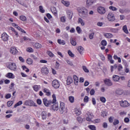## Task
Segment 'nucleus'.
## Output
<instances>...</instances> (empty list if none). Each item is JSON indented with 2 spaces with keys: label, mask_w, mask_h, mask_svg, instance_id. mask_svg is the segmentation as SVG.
I'll return each instance as SVG.
<instances>
[{
  "label": "nucleus",
  "mask_w": 130,
  "mask_h": 130,
  "mask_svg": "<svg viewBox=\"0 0 130 130\" xmlns=\"http://www.w3.org/2000/svg\"><path fill=\"white\" fill-rule=\"evenodd\" d=\"M52 98L53 99L52 101L48 100L47 98H44L43 99V103L46 107H49L50 105L53 104L56 102V95L55 94H53L52 95Z\"/></svg>",
  "instance_id": "f257e3e1"
},
{
  "label": "nucleus",
  "mask_w": 130,
  "mask_h": 130,
  "mask_svg": "<svg viewBox=\"0 0 130 130\" xmlns=\"http://www.w3.org/2000/svg\"><path fill=\"white\" fill-rule=\"evenodd\" d=\"M79 15L82 19H86L89 16V11L85 7H81L78 9Z\"/></svg>",
  "instance_id": "f03ea898"
},
{
  "label": "nucleus",
  "mask_w": 130,
  "mask_h": 130,
  "mask_svg": "<svg viewBox=\"0 0 130 130\" xmlns=\"http://www.w3.org/2000/svg\"><path fill=\"white\" fill-rule=\"evenodd\" d=\"M59 111L61 114L64 112H68V110L66 108L65 104L63 102L60 103Z\"/></svg>",
  "instance_id": "7ed1b4c3"
},
{
  "label": "nucleus",
  "mask_w": 130,
  "mask_h": 130,
  "mask_svg": "<svg viewBox=\"0 0 130 130\" xmlns=\"http://www.w3.org/2000/svg\"><path fill=\"white\" fill-rule=\"evenodd\" d=\"M86 116V120L87 121L92 122V119L94 118V115L93 114V113H91L90 112H87L86 114H85Z\"/></svg>",
  "instance_id": "20e7f679"
},
{
  "label": "nucleus",
  "mask_w": 130,
  "mask_h": 130,
  "mask_svg": "<svg viewBox=\"0 0 130 130\" xmlns=\"http://www.w3.org/2000/svg\"><path fill=\"white\" fill-rule=\"evenodd\" d=\"M52 86L54 89H58L60 86L59 81L56 79H54L52 82Z\"/></svg>",
  "instance_id": "39448f33"
},
{
  "label": "nucleus",
  "mask_w": 130,
  "mask_h": 130,
  "mask_svg": "<svg viewBox=\"0 0 130 130\" xmlns=\"http://www.w3.org/2000/svg\"><path fill=\"white\" fill-rule=\"evenodd\" d=\"M8 68L9 70H11V71H17V65H16L15 63L10 62L8 64Z\"/></svg>",
  "instance_id": "423d86ee"
},
{
  "label": "nucleus",
  "mask_w": 130,
  "mask_h": 130,
  "mask_svg": "<svg viewBox=\"0 0 130 130\" xmlns=\"http://www.w3.org/2000/svg\"><path fill=\"white\" fill-rule=\"evenodd\" d=\"M107 18L110 22H113V21H115V16H114V14L111 12L108 13Z\"/></svg>",
  "instance_id": "0eeeda50"
},
{
  "label": "nucleus",
  "mask_w": 130,
  "mask_h": 130,
  "mask_svg": "<svg viewBox=\"0 0 130 130\" xmlns=\"http://www.w3.org/2000/svg\"><path fill=\"white\" fill-rule=\"evenodd\" d=\"M98 12L101 15H104L106 13V10L103 7H99L97 9Z\"/></svg>",
  "instance_id": "6e6552de"
},
{
  "label": "nucleus",
  "mask_w": 130,
  "mask_h": 130,
  "mask_svg": "<svg viewBox=\"0 0 130 130\" xmlns=\"http://www.w3.org/2000/svg\"><path fill=\"white\" fill-rule=\"evenodd\" d=\"M41 72L43 75H47L48 74H49V69H48L46 67H43L42 68L41 70Z\"/></svg>",
  "instance_id": "1a4fd4ad"
},
{
  "label": "nucleus",
  "mask_w": 130,
  "mask_h": 130,
  "mask_svg": "<svg viewBox=\"0 0 130 130\" xmlns=\"http://www.w3.org/2000/svg\"><path fill=\"white\" fill-rule=\"evenodd\" d=\"M97 0H87L86 1V6L89 8V7H92L94 4H96Z\"/></svg>",
  "instance_id": "9d476101"
},
{
  "label": "nucleus",
  "mask_w": 130,
  "mask_h": 130,
  "mask_svg": "<svg viewBox=\"0 0 130 130\" xmlns=\"http://www.w3.org/2000/svg\"><path fill=\"white\" fill-rule=\"evenodd\" d=\"M120 105L121 106V107H128L130 104L127 101H124L120 102Z\"/></svg>",
  "instance_id": "9b49d317"
},
{
  "label": "nucleus",
  "mask_w": 130,
  "mask_h": 130,
  "mask_svg": "<svg viewBox=\"0 0 130 130\" xmlns=\"http://www.w3.org/2000/svg\"><path fill=\"white\" fill-rule=\"evenodd\" d=\"M34 104H35V103L31 100H26L24 102V105L25 106H34Z\"/></svg>",
  "instance_id": "f8f14e48"
},
{
  "label": "nucleus",
  "mask_w": 130,
  "mask_h": 130,
  "mask_svg": "<svg viewBox=\"0 0 130 130\" xmlns=\"http://www.w3.org/2000/svg\"><path fill=\"white\" fill-rule=\"evenodd\" d=\"M51 109L52 110H54V111H57V110L59 109V107H58V103L56 102L54 103L51 106Z\"/></svg>",
  "instance_id": "ddd939ff"
},
{
  "label": "nucleus",
  "mask_w": 130,
  "mask_h": 130,
  "mask_svg": "<svg viewBox=\"0 0 130 130\" xmlns=\"http://www.w3.org/2000/svg\"><path fill=\"white\" fill-rule=\"evenodd\" d=\"M1 39L3 41H8L9 36L6 32H4L1 35Z\"/></svg>",
  "instance_id": "4468645a"
},
{
  "label": "nucleus",
  "mask_w": 130,
  "mask_h": 130,
  "mask_svg": "<svg viewBox=\"0 0 130 130\" xmlns=\"http://www.w3.org/2000/svg\"><path fill=\"white\" fill-rule=\"evenodd\" d=\"M104 82L107 86H112V82H111V80L109 79L106 78Z\"/></svg>",
  "instance_id": "2eb2a0df"
},
{
  "label": "nucleus",
  "mask_w": 130,
  "mask_h": 130,
  "mask_svg": "<svg viewBox=\"0 0 130 130\" xmlns=\"http://www.w3.org/2000/svg\"><path fill=\"white\" fill-rule=\"evenodd\" d=\"M43 92L46 93V96H50V95H51V92H50V90L47 88H44L43 89Z\"/></svg>",
  "instance_id": "dca6fc26"
},
{
  "label": "nucleus",
  "mask_w": 130,
  "mask_h": 130,
  "mask_svg": "<svg viewBox=\"0 0 130 130\" xmlns=\"http://www.w3.org/2000/svg\"><path fill=\"white\" fill-rule=\"evenodd\" d=\"M10 53L14 55L17 54L18 53V50L15 47H12L10 48Z\"/></svg>",
  "instance_id": "f3484780"
},
{
  "label": "nucleus",
  "mask_w": 130,
  "mask_h": 130,
  "mask_svg": "<svg viewBox=\"0 0 130 130\" xmlns=\"http://www.w3.org/2000/svg\"><path fill=\"white\" fill-rule=\"evenodd\" d=\"M24 41H25V42H28V41H31V39L27 37H23V38L20 39V43H23Z\"/></svg>",
  "instance_id": "a211bd4d"
},
{
  "label": "nucleus",
  "mask_w": 130,
  "mask_h": 130,
  "mask_svg": "<svg viewBox=\"0 0 130 130\" xmlns=\"http://www.w3.org/2000/svg\"><path fill=\"white\" fill-rule=\"evenodd\" d=\"M73 79L75 85L78 86V84H79V78L78 77V76H77V75H74Z\"/></svg>",
  "instance_id": "6ab92c4d"
},
{
  "label": "nucleus",
  "mask_w": 130,
  "mask_h": 130,
  "mask_svg": "<svg viewBox=\"0 0 130 130\" xmlns=\"http://www.w3.org/2000/svg\"><path fill=\"white\" fill-rule=\"evenodd\" d=\"M77 22L78 24H80L81 26H85V21H84V20L81 17L78 18Z\"/></svg>",
  "instance_id": "aec40b11"
},
{
  "label": "nucleus",
  "mask_w": 130,
  "mask_h": 130,
  "mask_svg": "<svg viewBox=\"0 0 130 130\" xmlns=\"http://www.w3.org/2000/svg\"><path fill=\"white\" fill-rule=\"evenodd\" d=\"M67 14L68 16V17L69 20H72V18H73V12L70 10H68L67 11Z\"/></svg>",
  "instance_id": "412c9836"
},
{
  "label": "nucleus",
  "mask_w": 130,
  "mask_h": 130,
  "mask_svg": "<svg viewBox=\"0 0 130 130\" xmlns=\"http://www.w3.org/2000/svg\"><path fill=\"white\" fill-rule=\"evenodd\" d=\"M70 42L73 46H76L77 45V42H76V39H75V38H71Z\"/></svg>",
  "instance_id": "4be33fe9"
},
{
  "label": "nucleus",
  "mask_w": 130,
  "mask_h": 130,
  "mask_svg": "<svg viewBox=\"0 0 130 130\" xmlns=\"http://www.w3.org/2000/svg\"><path fill=\"white\" fill-rule=\"evenodd\" d=\"M6 78H9V79H15V76L14 74L12 73H8L6 76Z\"/></svg>",
  "instance_id": "5701e85b"
},
{
  "label": "nucleus",
  "mask_w": 130,
  "mask_h": 130,
  "mask_svg": "<svg viewBox=\"0 0 130 130\" xmlns=\"http://www.w3.org/2000/svg\"><path fill=\"white\" fill-rule=\"evenodd\" d=\"M72 83H73V78L71 77H68L67 78V85H71L72 84Z\"/></svg>",
  "instance_id": "b1692460"
},
{
  "label": "nucleus",
  "mask_w": 130,
  "mask_h": 130,
  "mask_svg": "<svg viewBox=\"0 0 130 130\" xmlns=\"http://www.w3.org/2000/svg\"><path fill=\"white\" fill-rule=\"evenodd\" d=\"M112 79L114 82H118L119 81V76L114 75L113 76Z\"/></svg>",
  "instance_id": "393cba45"
},
{
  "label": "nucleus",
  "mask_w": 130,
  "mask_h": 130,
  "mask_svg": "<svg viewBox=\"0 0 130 130\" xmlns=\"http://www.w3.org/2000/svg\"><path fill=\"white\" fill-rule=\"evenodd\" d=\"M41 116L42 119H46V117H47V113H46L45 111H43L41 113Z\"/></svg>",
  "instance_id": "a878e982"
},
{
  "label": "nucleus",
  "mask_w": 130,
  "mask_h": 130,
  "mask_svg": "<svg viewBox=\"0 0 130 130\" xmlns=\"http://www.w3.org/2000/svg\"><path fill=\"white\" fill-rule=\"evenodd\" d=\"M104 35L106 38H108L109 39H110V38H112V37H113V35L110 33H106L104 34Z\"/></svg>",
  "instance_id": "bb28decb"
},
{
  "label": "nucleus",
  "mask_w": 130,
  "mask_h": 130,
  "mask_svg": "<svg viewBox=\"0 0 130 130\" xmlns=\"http://www.w3.org/2000/svg\"><path fill=\"white\" fill-rule=\"evenodd\" d=\"M33 89L35 92H38L40 89V85H35L33 86Z\"/></svg>",
  "instance_id": "cd10ccee"
},
{
  "label": "nucleus",
  "mask_w": 130,
  "mask_h": 130,
  "mask_svg": "<svg viewBox=\"0 0 130 130\" xmlns=\"http://www.w3.org/2000/svg\"><path fill=\"white\" fill-rule=\"evenodd\" d=\"M116 94L117 95H122V94H123V90H122L121 89H118L116 90Z\"/></svg>",
  "instance_id": "c85d7f7f"
},
{
  "label": "nucleus",
  "mask_w": 130,
  "mask_h": 130,
  "mask_svg": "<svg viewBox=\"0 0 130 130\" xmlns=\"http://www.w3.org/2000/svg\"><path fill=\"white\" fill-rule=\"evenodd\" d=\"M57 43L60 45H65L66 44V41H64V40H61V39H58Z\"/></svg>",
  "instance_id": "c756f323"
},
{
  "label": "nucleus",
  "mask_w": 130,
  "mask_h": 130,
  "mask_svg": "<svg viewBox=\"0 0 130 130\" xmlns=\"http://www.w3.org/2000/svg\"><path fill=\"white\" fill-rule=\"evenodd\" d=\"M34 47L36 49H39V48H41V47H42V45L39 43H36L34 45Z\"/></svg>",
  "instance_id": "7c9ffc66"
},
{
  "label": "nucleus",
  "mask_w": 130,
  "mask_h": 130,
  "mask_svg": "<svg viewBox=\"0 0 130 130\" xmlns=\"http://www.w3.org/2000/svg\"><path fill=\"white\" fill-rule=\"evenodd\" d=\"M62 4L65 6V7H69L70 6V2L69 1H65L64 0L61 1Z\"/></svg>",
  "instance_id": "2f4dec72"
},
{
  "label": "nucleus",
  "mask_w": 130,
  "mask_h": 130,
  "mask_svg": "<svg viewBox=\"0 0 130 130\" xmlns=\"http://www.w3.org/2000/svg\"><path fill=\"white\" fill-rule=\"evenodd\" d=\"M22 104H23V101H20L14 106V108H17L18 106H20V105H22Z\"/></svg>",
  "instance_id": "473e14b6"
},
{
  "label": "nucleus",
  "mask_w": 130,
  "mask_h": 130,
  "mask_svg": "<svg viewBox=\"0 0 130 130\" xmlns=\"http://www.w3.org/2000/svg\"><path fill=\"white\" fill-rule=\"evenodd\" d=\"M77 120L79 122V123H83V121L84 119L81 116H78L77 118Z\"/></svg>",
  "instance_id": "72a5a7b5"
},
{
  "label": "nucleus",
  "mask_w": 130,
  "mask_h": 130,
  "mask_svg": "<svg viewBox=\"0 0 130 130\" xmlns=\"http://www.w3.org/2000/svg\"><path fill=\"white\" fill-rule=\"evenodd\" d=\"M74 112L76 115H81V113H82L81 110H79L78 109H75Z\"/></svg>",
  "instance_id": "f704fd0d"
},
{
  "label": "nucleus",
  "mask_w": 130,
  "mask_h": 130,
  "mask_svg": "<svg viewBox=\"0 0 130 130\" xmlns=\"http://www.w3.org/2000/svg\"><path fill=\"white\" fill-rule=\"evenodd\" d=\"M122 30L126 33V34H128V30H127V26L126 25H124L122 27Z\"/></svg>",
  "instance_id": "c9c22d12"
},
{
  "label": "nucleus",
  "mask_w": 130,
  "mask_h": 130,
  "mask_svg": "<svg viewBox=\"0 0 130 130\" xmlns=\"http://www.w3.org/2000/svg\"><path fill=\"white\" fill-rule=\"evenodd\" d=\"M20 20L23 21V22H26L27 21V17L24 15H21L19 17Z\"/></svg>",
  "instance_id": "e433bc0d"
},
{
  "label": "nucleus",
  "mask_w": 130,
  "mask_h": 130,
  "mask_svg": "<svg viewBox=\"0 0 130 130\" xmlns=\"http://www.w3.org/2000/svg\"><path fill=\"white\" fill-rule=\"evenodd\" d=\"M116 69H117V64H115L113 66H111V72L112 73V72H113V71H114V70H116Z\"/></svg>",
  "instance_id": "4c0bfd02"
},
{
  "label": "nucleus",
  "mask_w": 130,
  "mask_h": 130,
  "mask_svg": "<svg viewBox=\"0 0 130 130\" xmlns=\"http://www.w3.org/2000/svg\"><path fill=\"white\" fill-rule=\"evenodd\" d=\"M26 63L27 64H32L33 63V60L30 58H28L26 59Z\"/></svg>",
  "instance_id": "58836bf2"
},
{
  "label": "nucleus",
  "mask_w": 130,
  "mask_h": 130,
  "mask_svg": "<svg viewBox=\"0 0 130 130\" xmlns=\"http://www.w3.org/2000/svg\"><path fill=\"white\" fill-rule=\"evenodd\" d=\"M69 101H70V103H74L75 101V97L73 96H70L69 97Z\"/></svg>",
  "instance_id": "ea45409f"
},
{
  "label": "nucleus",
  "mask_w": 130,
  "mask_h": 130,
  "mask_svg": "<svg viewBox=\"0 0 130 130\" xmlns=\"http://www.w3.org/2000/svg\"><path fill=\"white\" fill-rule=\"evenodd\" d=\"M91 122H93V123H94V124L99 123L100 122H101V119L99 118L95 119L93 121H91Z\"/></svg>",
  "instance_id": "a19ab883"
},
{
  "label": "nucleus",
  "mask_w": 130,
  "mask_h": 130,
  "mask_svg": "<svg viewBox=\"0 0 130 130\" xmlns=\"http://www.w3.org/2000/svg\"><path fill=\"white\" fill-rule=\"evenodd\" d=\"M78 50L80 54H82L83 53V51H84V48H83L82 46H79L78 47Z\"/></svg>",
  "instance_id": "79ce46f5"
},
{
  "label": "nucleus",
  "mask_w": 130,
  "mask_h": 130,
  "mask_svg": "<svg viewBox=\"0 0 130 130\" xmlns=\"http://www.w3.org/2000/svg\"><path fill=\"white\" fill-rule=\"evenodd\" d=\"M117 68H118V71L120 73L122 71L123 68L122 67V65L121 64H119L117 65Z\"/></svg>",
  "instance_id": "37998d69"
},
{
  "label": "nucleus",
  "mask_w": 130,
  "mask_h": 130,
  "mask_svg": "<svg viewBox=\"0 0 130 130\" xmlns=\"http://www.w3.org/2000/svg\"><path fill=\"white\" fill-rule=\"evenodd\" d=\"M51 11L54 15H56L57 14V11H56V8H55V7L52 8Z\"/></svg>",
  "instance_id": "c03bdc74"
},
{
  "label": "nucleus",
  "mask_w": 130,
  "mask_h": 130,
  "mask_svg": "<svg viewBox=\"0 0 130 130\" xmlns=\"http://www.w3.org/2000/svg\"><path fill=\"white\" fill-rule=\"evenodd\" d=\"M22 69L23 71H25L26 73H29L30 71L25 66H22Z\"/></svg>",
  "instance_id": "a18cd8bd"
},
{
  "label": "nucleus",
  "mask_w": 130,
  "mask_h": 130,
  "mask_svg": "<svg viewBox=\"0 0 130 130\" xmlns=\"http://www.w3.org/2000/svg\"><path fill=\"white\" fill-rule=\"evenodd\" d=\"M88 127L91 130H96V126L94 125H89L88 126Z\"/></svg>",
  "instance_id": "49530a36"
},
{
  "label": "nucleus",
  "mask_w": 130,
  "mask_h": 130,
  "mask_svg": "<svg viewBox=\"0 0 130 130\" xmlns=\"http://www.w3.org/2000/svg\"><path fill=\"white\" fill-rule=\"evenodd\" d=\"M101 44L102 46H106L107 45V42H106V40H103L101 41Z\"/></svg>",
  "instance_id": "de8ad7c7"
},
{
  "label": "nucleus",
  "mask_w": 130,
  "mask_h": 130,
  "mask_svg": "<svg viewBox=\"0 0 130 130\" xmlns=\"http://www.w3.org/2000/svg\"><path fill=\"white\" fill-rule=\"evenodd\" d=\"M109 10H111V11H113V12H115L117 11V8L116 7H113V6H110L109 8Z\"/></svg>",
  "instance_id": "09e8293b"
},
{
  "label": "nucleus",
  "mask_w": 130,
  "mask_h": 130,
  "mask_svg": "<svg viewBox=\"0 0 130 130\" xmlns=\"http://www.w3.org/2000/svg\"><path fill=\"white\" fill-rule=\"evenodd\" d=\"M119 123V120L117 119H115L114 122H113V125H117Z\"/></svg>",
  "instance_id": "8fccbe9b"
},
{
  "label": "nucleus",
  "mask_w": 130,
  "mask_h": 130,
  "mask_svg": "<svg viewBox=\"0 0 130 130\" xmlns=\"http://www.w3.org/2000/svg\"><path fill=\"white\" fill-rule=\"evenodd\" d=\"M39 9L40 13H42V14L45 13V10L43 9V7H42V6H39Z\"/></svg>",
  "instance_id": "3c124183"
},
{
  "label": "nucleus",
  "mask_w": 130,
  "mask_h": 130,
  "mask_svg": "<svg viewBox=\"0 0 130 130\" xmlns=\"http://www.w3.org/2000/svg\"><path fill=\"white\" fill-rule=\"evenodd\" d=\"M100 100L102 102V103H105V102H106V99H105L104 96H101L100 98Z\"/></svg>",
  "instance_id": "603ef678"
},
{
  "label": "nucleus",
  "mask_w": 130,
  "mask_h": 130,
  "mask_svg": "<svg viewBox=\"0 0 130 130\" xmlns=\"http://www.w3.org/2000/svg\"><path fill=\"white\" fill-rule=\"evenodd\" d=\"M13 104H14L13 101H9L7 102V106H8V107H11V106H12Z\"/></svg>",
  "instance_id": "864d4df0"
},
{
  "label": "nucleus",
  "mask_w": 130,
  "mask_h": 130,
  "mask_svg": "<svg viewBox=\"0 0 130 130\" xmlns=\"http://www.w3.org/2000/svg\"><path fill=\"white\" fill-rule=\"evenodd\" d=\"M68 53L69 55L71 56V57H74L75 56V54H74V53H73L71 50H68Z\"/></svg>",
  "instance_id": "5fc2aeb1"
},
{
  "label": "nucleus",
  "mask_w": 130,
  "mask_h": 130,
  "mask_svg": "<svg viewBox=\"0 0 130 130\" xmlns=\"http://www.w3.org/2000/svg\"><path fill=\"white\" fill-rule=\"evenodd\" d=\"M76 31H77V33H78V34H80L81 32H82V29H81V27H80V26L76 27Z\"/></svg>",
  "instance_id": "6e6d98bb"
},
{
  "label": "nucleus",
  "mask_w": 130,
  "mask_h": 130,
  "mask_svg": "<svg viewBox=\"0 0 130 130\" xmlns=\"http://www.w3.org/2000/svg\"><path fill=\"white\" fill-rule=\"evenodd\" d=\"M83 101L85 103H88V102H89V97H88V96H85L83 100Z\"/></svg>",
  "instance_id": "4d7b16f0"
},
{
  "label": "nucleus",
  "mask_w": 130,
  "mask_h": 130,
  "mask_svg": "<svg viewBox=\"0 0 130 130\" xmlns=\"http://www.w3.org/2000/svg\"><path fill=\"white\" fill-rule=\"evenodd\" d=\"M26 51L28 52H33L34 51V50L31 47H28L26 48Z\"/></svg>",
  "instance_id": "13d9d810"
},
{
  "label": "nucleus",
  "mask_w": 130,
  "mask_h": 130,
  "mask_svg": "<svg viewBox=\"0 0 130 130\" xmlns=\"http://www.w3.org/2000/svg\"><path fill=\"white\" fill-rule=\"evenodd\" d=\"M59 62L56 61L55 66V69H56V70H58V69H59Z\"/></svg>",
  "instance_id": "bf43d9fd"
},
{
  "label": "nucleus",
  "mask_w": 130,
  "mask_h": 130,
  "mask_svg": "<svg viewBox=\"0 0 130 130\" xmlns=\"http://www.w3.org/2000/svg\"><path fill=\"white\" fill-rule=\"evenodd\" d=\"M114 119V117L111 116L109 118V122L110 123H112L113 122V120Z\"/></svg>",
  "instance_id": "052dcab7"
},
{
  "label": "nucleus",
  "mask_w": 130,
  "mask_h": 130,
  "mask_svg": "<svg viewBox=\"0 0 130 130\" xmlns=\"http://www.w3.org/2000/svg\"><path fill=\"white\" fill-rule=\"evenodd\" d=\"M94 32H92L91 34H89V39H93V37H94Z\"/></svg>",
  "instance_id": "680f3d73"
},
{
  "label": "nucleus",
  "mask_w": 130,
  "mask_h": 130,
  "mask_svg": "<svg viewBox=\"0 0 130 130\" xmlns=\"http://www.w3.org/2000/svg\"><path fill=\"white\" fill-rule=\"evenodd\" d=\"M47 54L49 55V56H50V57H53L54 56V54L53 53H52L51 51H48L47 52Z\"/></svg>",
  "instance_id": "e2e57ef3"
},
{
  "label": "nucleus",
  "mask_w": 130,
  "mask_h": 130,
  "mask_svg": "<svg viewBox=\"0 0 130 130\" xmlns=\"http://www.w3.org/2000/svg\"><path fill=\"white\" fill-rule=\"evenodd\" d=\"M82 69L85 73H89V70L87 69V67H86V66H83Z\"/></svg>",
  "instance_id": "0e129e2a"
},
{
  "label": "nucleus",
  "mask_w": 130,
  "mask_h": 130,
  "mask_svg": "<svg viewBox=\"0 0 130 130\" xmlns=\"http://www.w3.org/2000/svg\"><path fill=\"white\" fill-rule=\"evenodd\" d=\"M60 22L62 23H64V22H66V18L64 16H62L60 17Z\"/></svg>",
  "instance_id": "69168bd1"
},
{
  "label": "nucleus",
  "mask_w": 130,
  "mask_h": 130,
  "mask_svg": "<svg viewBox=\"0 0 130 130\" xmlns=\"http://www.w3.org/2000/svg\"><path fill=\"white\" fill-rule=\"evenodd\" d=\"M124 121L125 123H127L129 122V118H128V117H125L124 119Z\"/></svg>",
  "instance_id": "338daca9"
},
{
  "label": "nucleus",
  "mask_w": 130,
  "mask_h": 130,
  "mask_svg": "<svg viewBox=\"0 0 130 130\" xmlns=\"http://www.w3.org/2000/svg\"><path fill=\"white\" fill-rule=\"evenodd\" d=\"M90 94L91 96H93V95L95 94V90L94 89H92L90 91Z\"/></svg>",
  "instance_id": "774afa93"
}]
</instances>
